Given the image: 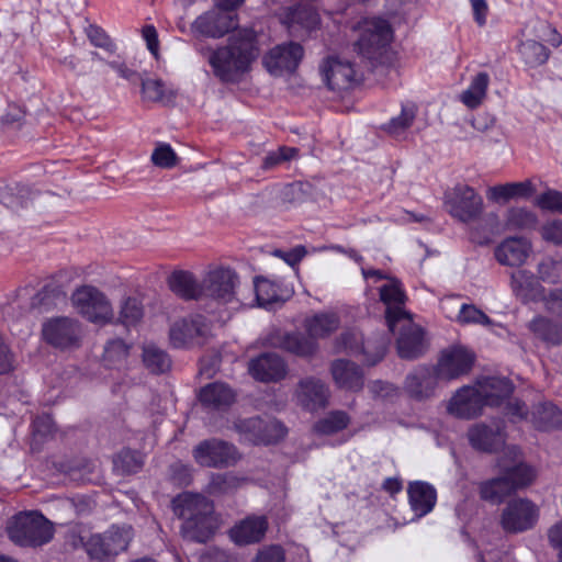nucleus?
<instances>
[{
  "label": "nucleus",
  "instance_id": "obj_1",
  "mask_svg": "<svg viewBox=\"0 0 562 562\" xmlns=\"http://www.w3.org/2000/svg\"><path fill=\"white\" fill-rule=\"evenodd\" d=\"M207 58L213 75L222 82H239L250 70L259 56L256 34L243 29L233 33L225 45L216 48L200 49Z\"/></svg>",
  "mask_w": 562,
  "mask_h": 562
},
{
  "label": "nucleus",
  "instance_id": "obj_2",
  "mask_svg": "<svg viewBox=\"0 0 562 562\" xmlns=\"http://www.w3.org/2000/svg\"><path fill=\"white\" fill-rule=\"evenodd\" d=\"M175 514L183 520L181 533L186 539L205 542L216 528L213 505L200 494L182 493L172 501Z\"/></svg>",
  "mask_w": 562,
  "mask_h": 562
},
{
  "label": "nucleus",
  "instance_id": "obj_3",
  "mask_svg": "<svg viewBox=\"0 0 562 562\" xmlns=\"http://www.w3.org/2000/svg\"><path fill=\"white\" fill-rule=\"evenodd\" d=\"M358 40L355 43L357 52L368 60L383 64L389 59L393 29L383 18H367L357 25Z\"/></svg>",
  "mask_w": 562,
  "mask_h": 562
},
{
  "label": "nucleus",
  "instance_id": "obj_4",
  "mask_svg": "<svg viewBox=\"0 0 562 562\" xmlns=\"http://www.w3.org/2000/svg\"><path fill=\"white\" fill-rule=\"evenodd\" d=\"M131 526H112L104 533H97L86 539L75 532L69 533L68 541L74 548L85 547L91 559L104 560L124 551L132 540Z\"/></svg>",
  "mask_w": 562,
  "mask_h": 562
},
{
  "label": "nucleus",
  "instance_id": "obj_5",
  "mask_svg": "<svg viewBox=\"0 0 562 562\" xmlns=\"http://www.w3.org/2000/svg\"><path fill=\"white\" fill-rule=\"evenodd\" d=\"M9 539L20 547H41L48 543L54 536V528L48 519L37 512L20 513L7 525Z\"/></svg>",
  "mask_w": 562,
  "mask_h": 562
},
{
  "label": "nucleus",
  "instance_id": "obj_6",
  "mask_svg": "<svg viewBox=\"0 0 562 562\" xmlns=\"http://www.w3.org/2000/svg\"><path fill=\"white\" fill-rule=\"evenodd\" d=\"M533 479L532 468L519 463L505 469L501 476L483 482L480 485V495L483 499L497 504L513 492L528 486Z\"/></svg>",
  "mask_w": 562,
  "mask_h": 562
},
{
  "label": "nucleus",
  "instance_id": "obj_7",
  "mask_svg": "<svg viewBox=\"0 0 562 562\" xmlns=\"http://www.w3.org/2000/svg\"><path fill=\"white\" fill-rule=\"evenodd\" d=\"M240 2H216V4L198 16L191 25L194 33L218 38L238 24L237 9Z\"/></svg>",
  "mask_w": 562,
  "mask_h": 562
},
{
  "label": "nucleus",
  "instance_id": "obj_8",
  "mask_svg": "<svg viewBox=\"0 0 562 562\" xmlns=\"http://www.w3.org/2000/svg\"><path fill=\"white\" fill-rule=\"evenodd\" d=\"M238 285V277L234 270L224 267H217L209 270L202 282V297L211 299L218 305H226L232 303L244 302L243 297L238 296L236 288ZM252 306L251 303H249Z\"/></svg>",
  "mask_w": 562,
  "mask_h": 562
},
{
  "label": "nucleus",
  "instance_id": "obj_9",
  "mask_svg": "<svg viewBox=\"0 0 562 562\" xmlns=\"http://www.w3.org/2000/svg\"><path fill=\"white\" fill-rule=\"evenodd\" d=\"M447 212L462 223L477 220L484 207L482 196L470 186L458 183L447 190L443 196Z\"/></svg>",
  "mask_w": 562,
  "mask_h": 562
},
{
  "label": "nucleus",
  "instance_id": "obj_10",
  "mask_svg": "<svg viewBox=\"0 0 562 562\" xmlns=\"http://www.w3.org/2000/svg\"><path fill=\"white\" fill-rule=\"evenodd\" d=\"M71 301L77 311L90 322H105L113 316L111 303L93 286L86 285L77 289Z\"/></svg>",
  "mask_w": 562,
  "mask_h": 562
},
{
  "label": "nucleus",
  "instance_id": "obj_11",
  "mask_svg": "<svg viewBox=\"0 0 562 562\" xmlns=\"http://www.w3.org/2000/svg\"><path fill=\"white\" fill-rule=\"evenodd\" d=\"M474 353L464 346H451L442 350L434 369L441 381H452L465 375L474 363Z\"/></svg>",
  "mask_w": 562,
  "mask_h": 562
},
{
  "label": "nucleus",
  "instance_id": "obj_12",
  "mask_svg": "<svg viewBox=\"0 0 562 562\" xmlns=\"http://www.w3.org/2000/svg\"><path fill=\"white\" fill-rule=\"evenodd\" d=\"M194 461L201 467L224 468L233 465L239 459L236 448L223 440L209 439L192 450Z\"/></svg>",
  "mask_w": 562,
  "mask_h": 562
},
{
  "label": "nucleus",
  "instance_id": "obj_13",
  "mask_svg": "<svg viewBox=\"0 0 562 562\" xmlns=\"http://www.w3.org/2000/svg\"><path fill=\"white\" fill-rule=\"evenodd\" d=\"M210 335V324L202 315L178 321L171 326L169 331L170 342L176 348L203 345Z\"/></svg>",
  "mask_w": 562,
  "mask_h": 562
},
{
  "label": "nucleus",
  "instance_id": "obj_14",
  "mask_svg": "<svg viewBox=\"0 0 562 562\" xmlns=\"http://www.w3.org/2000/svg\"><path fill=\"white\" fill-rule=\"evenodd\" d=\"M44 339L55 348L71 349L80 345L82 329L79 323L69 317H56L43 325Z\"/></svg>",
  "mask_w": 562,
  "mask_h": 562
},
{
  "label": "nucleus",
  "instance_id": "obj_15",
  "mask_svg": "<svg viewBox=\"0 0 562 562\" xmlns=\"http://www.w3.org/2000/svg\"><path fill=\"white\" fill-rule=\"evenodd\" d=\"M539 518L538 507L529 499H512L502 513L501 524L507 532H522L531 529Z\"/></svg>",
  "mask_w": 562,
  "mask_h": 562
},
{
  "label": "nucleus",
  "instance_id": "obj_16",
  "mask_svg": "<svg viewBox=\"0 0 562 562\" xmlns=\"http://www.w3.org/2000/svg\"><path fill=\"white\" fill-rule=\"evenodd\" d=\"M304 55L303 47L297 43L280 44L273 47L265 57L263 65L273 76L294 71Z\"/></svg>",
  "mask_w": 562,
  "mask_h": 562
},
{
  "label": "nucleus",
  "instance_id": "obj_17",
  "mask_svg": "<svg viewBox=\"0 0 562 562\" xmlns=\"http://www.w3.org/2000/svg\"><path fill=\"white\" fill-rule=\"evenodd\" d=\"M323 81L329 90L345 91L350 89L356 82V70L351 63L337 57L326 58L319 66Z\"/></svg>",
  "mask_w": 562,
  "mask_h": 562
},
{
  "label": "nucleus",
  "instance_id": "obj_18",
  "mask_svg": "<svg viewBox=\"0 0 562 562\" xmlns=\"http://www.w3.org/2000/svg\"><path fill=\"white\" fill-rule=\"evenodd\" d=\"M380 300L386 305L385 318L389 329L394 333L397 327V321L408 316L403 308L405 293L397 279H390L380 290Z\"/></svg>",
  "mask_w": 562,
  "mask_h": 562
},
{
  "label": "nucleus",
  "instance_id": "obj_19",
  "mask_svg": "<svg viewBox=\"0 0 562 562\" xmlns=\"http://www.w3.org/2000/svg\"><path fill=\"white\" fill-rule=\"evenodd\" d=\"M532 252V244L525 237H507L494 249V257L502 266L520 267Z\"/></svg>",
  "mask_w": 562,
  "mask_h": 562
},
{
  "label": "nucleus",
  "instance_id": "obj_20",
  "mask_svg": "<svg viewBox=\"0 0 562 562\" xmlns=\"http://www.w3.org/2000/svg\"><path fill=\"white\" fill-rule=\"evenodd\" d=\"M485 404L474 385L459 389L448 404V412L462 419H471L482 413Z\"/></svg>",
  "mask_w": 562,
  "mask_h": 562
},
{
  "label": "nucleus",
  "instance_id": "obj_21",
  "mask_svg": "<svg viewBox=\"0 0 562 562\" xmlns=\"http://www.w3.org/2000/svg\"><path fill=\"white\" fill-rule=\"evenodd\" d=\"M439 381L434 368L418 367L406 376L404 390L411 397L423 401L435 394Z\"/></svg>",
  "mask_w": 562,
  "mask_h": 562
},
{
  "label": "nucleus",
  "instance_id": "obj_22",
  "mask_svg": "<svg viewBox=\"0 0 562 562\" xmlns=\"http://www.w3.org/2000/svg\"><path fill=\"white\" fill-rule=\"evenodd\" d=\"M248 370L254 379L262 382L279 381L286 374V366L282 358L271 352L250 360Z\"/></svg>",
  "mask_w": 562,
  "mask_h": 562
},
{
  "label": "nucleus",
  "instance_id": "obj_23",
  "mask_svg": "<svg viewBox=\"0 0 562 562\" xmlns=\"http://www.w3.org/2000/svg\"><path fill=\"white\" fill-rule=\"evenodd\" d=\"M295 395L305 409L313 412L327 405L329 390L319 379L306 378L300 381Z\"/></svg>",
  "mask_w": 562,
  "mask_h": 562
},
{
  "label": "nucleus",
  "instance_id": "obj_24",
  "mask_svg": "<svg viewBox=\"0 0 562 562\" xmlns=\"http://www.w3.org/2000/svg\"><path fill=\"white\" fill-rule=\"evenodd\" d=\"M401 333L397 338V352L403 359H415L424 351L423 330L406 316L397 321Z\"/></svg>",
  "mask_w": 562,
  "mask_h": 562
},
{
  "label": "nucleus",
  "instance_id": "obj_25",
  "mask_svg": "<svg viewBox=\"0 0 562 562\" xmlns=\"http://www.w3.org/2000/svg\"><path fill=\"white\" fill-rule=\"evenodd\" d=\"M476 387L482 401L487 406H499L514 391L512 382L503 376H483L476 380Z\"/></svg>",
  "mask_w": 562,
  "mask_h": 562
},
{
  "label": "nucleus",
  "instance_id": "obj_26",
  "mask_svg": "<svg viewBox=\"0 0 562 562\" xmlns=\"http://www.w3.org/2000/svg\"><path fill=\"white\" fill-rule=\"evenodd\" d=\"M470 445L480 451L491 452L501 448L505 442V435L499 425L488 426L475 424L468 431Z\"/></svg>",
  "mask_w": 562,
  "mask_h": 562
},
{
  "label": "nucleus",
  "instance_id": "obj_27",
  "mask_svg": "<svg viewBox=\"0 0 562 562\" xmlns=\"http://www.w3.org/2000/svg\"><path fill=\"white\" fill-rule=\"evenodd\" d=\"M334 382L339 389L358 392L363 387V372L359 366L346 360L337 359L330 366Z\"/></svg>",
  "mask_w": 562,
  "mask_h": 562
},
{
  "label": "nucleus",
  "instance_id": "obj_28",
  "mask_svg": "<svg viewBox=\"0 0 562 562\" xmlns=\"http://www.w3.org/2000/svg\"><path fill=\"white\" fill-rule=\"evenodd\" d=\"M510 288L514 294L524 302L538 301L546 294L544 288L536 276L528 270H517L510 276Z\"/></svg>",
  "mask_w": 562,
  "mask_h": 562
},
{
  "label": "nucleus",
  "instance_id": "obj_29",
  "mask_svg": "<svg viewBox=\"0 0 562 562\" xmlns=\"http://www.w3.org/2000/svg\"><path fill=\"white\" fill-rule=\"evenodd\" d=\"M268 528L265 516H250L241 520L229 531L232 540L237 544H250L259 542Z\"/></svg>",
  "mask_w": 562,
  "mask_h": 562
},
{
  "label": "nucleus",
  "instance_id": "obj_30",
  "mask_svg": "<svg viewBox=\"0 0 562 562\" xmlns=\"http://www.w3.org/2000/svg\"><path fill=\"white\" fill-rule=\"evenodd\" d=\"M408 502L417 518L429 514L437 502L436 488L426 482H414L408 485Z\"/></svg>",
  "mask_w": 562,
  "mask_h": 562
},
{
  "label": "nucleus",
  "instance_id": "obj_31",
  "mask_svg": "<svg viewBox=\"0 0 562 562\" xmlns=\"http://www.w3.org/2000/svg\"><path fill=\"white\" fill-rule=\"evenodd\" d=\"M491 77L486 71H479L471 76L467 89L459 94V101L468 109L474 110L483 104L487 97Z\"/></svg>",
  "mask_w": 562,
  "mask_h": 562
},
{
  "label": "nucleus",
  "instance_id": "obj_32",
  "mask_svg": "<svg viewBox=\"0 0 562 562\" xmlns=\"http://www.w3.org/2000/svg\"><path fill=\"white\" fill-rule=\"evenodd\" d=\"M536 192L530 180L508 182L488 188L486 196L490 201L505 203L513 199H529Z\"/></svg>",
  "mask_w": 562,
  "mask_h": 562
},
{
  "label": "nucleus",
  "instance_id": "obj_33",
  "mask_svg": "<svg viewBox=\"0 0 562 562\" xmlns=\"http://www.w3.org/2000/svg\"><path fill=\"white\" fill-rule=\"evenodd\" d=\"M254 291L256 304L260 307H269L288 296V291L279 282L263 277L254 280Z\"/></svg>",
  "mask_w": 562,
  "mask_h": 562
},
{
  "label": "nucleus",
  "instance_id": "obj_34",
  "mask_svg": "<svg viewBox=\"0 0 562 562\" xmlns=\"http://www.w3.org/2000/svg\"><path fill=\"white\" fill-rule=\"evenodd\" d=\"M282 23L289 29H295L296 25L311 31L319 23V15L310 4V2H297L291 7L282 18Z\"/></svg>",
  "mask_w": 562,
  "mask_h": 562
},
{
  "label": "nucleus",
  "instance_id": "obj_35",
  "mask_svg": "<svg viewBox=\"0 0 562 562\" xmlns=\"http://www.w3.org/2000/svg\"><path fill=\"white\" fill-rule=\"evenodd\" d=\"M170 290L184 300H198L202 297L201 283L189 271H175L168 280Z\"/></svg>",
  "mask_w": 562,
  "mask_h": 562
},
{
  "label": "nucleus",
  "instance_id": "obj_36",
  "mask_svg": "<svg viewBox=\"0 0 562 562\" xmlns=\"http://www.w3.org/2000/svg\"><path fill=\"white\" fill-rule=\"evenodd\" d=\"M201 403L214 409H221L229 406L235 400L233 390L224 383H211L200 392Z\"/></svg>",
  "mask_w": 562,
  "mask_h": 562
},
{
  "label": "nucleus",
  "instance_id": "obj_37",
  "mask_svg": "<svg viewBox=\"0 0 562 562\" xmlns=\"http://www.w3.org/2000/svg\"><path fill=\"white\" fill-rule=\"evenodd\" d=\"M248 429L255 432V439L262 443H272L282 439L285 434V427L278 420L263 422L260 418H251L245 422Z\"/></svg>",
  "mask_w": 562,
  "mask_h": 562
},
{
  "label": "nucleus",
  "instance_id": "obj_38",
  "mask_svg": "<svg viewBox=\"0 0 562 562\" xmlns=\"http://www.w3.org/2000/svg\"><path fill=\"white\" fill-rule=\"evenodd\" d=\"M529 329L548 345L562 344V325L547 317L538 316L529 323Z\"/></svg>",
  "mask_w": 562,
  "mask_h": 562
},
{
  "label": "nucleus",
  "instance_id": "obj_39",
  "mask_svg": "<svg viewBox=\"0 0 562 562\" xmlns=\"http://www.w3.org/2000/svg\"><path fill=\"white\" fill-rule=\"evenodd\" d=\"M538 225L537 214L522 206H513L505 215V227L509 231H532Z\"/></svg>",
  "mask_w": 562,
  "mask_h": 562
},
{
  "label": "nucleus",
  "instance_id": "obj_40",
  "mask_svg": "<svg viewBox=\"0 0 562 562\" xmlns=\"http://www.w3.org/2000/svg\"><path fill=\"white\" fill-rule=\"evenodd\" d=\"M340 318L336 313H319L306 319V330L313 338H325L337 330Z\"/></svg>",
  "mask_w": 562,
  "mask_h": 562
},
{
  "label": "nucleus",
  "instance_id": "obj_41",
  "mask_svg": "<svg viewBox=\"0 0 562 562\" xmlns=\"http://www.w3.org/2000/svg\"><path fill=\"white\" fill-rule=\"evenodd\" d=\"M530 422L537 428L547 430L562 425V412L551 403L539 404L531 412Z\"/></svg>",
  "mask_w": 562,
  "mask_h": 562
},
{
  "label": "nucleus",
  "instance_id": "obj_42",
  "mask_svg": "<svg viewBox=\"0 0 562 562\" xmlns=\"http://www.w3.org/2000/svg\"><path fill=\"white\" fill-rule=\"evenodd\" d=\"M143 362L153 373H164L171 367L168 353L154 344L145 345L143 348Z\"/></svg>",
  "mask_w": 562,
  "mask_h": 562
},
{
  "label": "nucleus",
  "instance_id": "obj_43",
  "mask_svg": "<svg viewBox=\"0 0 562 562\" xmlns=\"http://www.w3.org/2000/svg\"><path fill=\"white\" fill-rule=\"evenodd\" d=\"M519 53L525 64L529 67H538L543 65L550 56L547 47L535 40H526L519 46Z\"/></svg>",
  "mask_w": 562,
  "mask_h": 562
},
{
  "label": "nucleus",
  "instance_id": "obj_44",
  "mask_svg": "<svg viewBox=\"0 0 562 562\" xmlns=\"http://www.w3.org/2000/svg\"><path fill=\"white\" fill-rule=\"evenodd\" d=\"M350 417L342 411H333L314 425L319 435H334L348 427Z\"/></svg>",
  "mask_w": 562,
  "mask_h": 562
},
{
  "label": "nucleus",
  "instance_id": "obj_45",
  "mask_svg": "<svg viewBox=\"0 0 562 562\" xmlns=\"http://www.w3.org/2000/svg\"><path fill=\"white\" fill-rule=\"evenodd\" d=\"M334 349L336 352H347L350 355L367 353L362 335L355 328L344 330L335 340Z\"/></svg>",
  "mask_w": 562,
  "mask_h": 562
},
{
  "label": "nucleus",
  "instance_id": "obj_46",
  "mask_svg": "<svg viewBox=\"0 0 562 562\" xmlns=\"http://www.w3.org/2000/svg\"><path fill=\"white\" fill-rule=\"evenodd\" d=\"M143 456L130 449L122 450L113 460V468L119 474H132L142 469Z\"/></svg>",
  "mask_w": 562,
  "mask_h": 562
},
{
  "label": "nucleus",
  "instance_id": "obj_47",
  "mask_svg": "<svg viewBox=\"0 0 562 562\" xmlns=\"http://www.w3.org/2000/svg\"><path fill=\"white\" fill-rule=\"evenodd\" d=\"M127 356L128 346L122 339H113L104 348L103 360L108 367L120 368Z\"/></svg>",
  "mask_w": 562,
  "mask_h": 562
},
{
  "label": "nucleus",
  "instance_id": "obj_48",
  "mask_svg": "<svg viewBox=\"0 0 562 562\" xmlns=\"http://www.w3.org/2000/svg\"><path fill=\"white\" fill-rule=\"evenodd\" d=\"M281 346L283 349L299 356H307L315 349L314 342L300 333L284 335Z\"/></svg>",
  "mask_w": 562,
  "mask_h": 562
},
{
  "label": "nucleus",
  "instance_id": "obj_49",
  "mask_svg": "<svg viewBox=\"0 0 562 562\" xmlns=\"http://www.w3.org/2000/svg\"><path fill=\"white\" fill-rule=\"evenodd\" d=\"M416 108L413 104L404 105L398 116L393 117L385 126V131L393 135H402L414 122Z\"/></svg>",
  "mask_w": 562,
  "mask_h": 562
},
{
  "label": "nucleus",
  "instance_id": "obj_50",
  "mask_svg": "<svg viewBox=\"0 0 562 562\" xmlns=\"http://www.w3.org/2000/svg\"><path fill=\"white\" fill-rule=\"evenodd\" d=\"M456 321L460 324H480L488 326L492 319L476 306L471 304H461L456 314Z\"/></svg>",
  "mask_w": 562,
  "mask_h": 562
},
{
  "label": "nucleus",
  "instance_id": "obj_51",
  "mask_svg": "<svg viewBox=\"0 0 562 562\" xmlns=\"http://www.w3.org/2000/svg\"><path fill=\"white\" fill-rule=\"evenodd\" d=\"M537 273L541 281L557 283L562 280V261L546 258L539 262Z\"/></svg>",
  "mask_w": 562,
  "mask_h": 562
},
{
  "label": "nucleus",
  "instance_id": "obj_52",
  "mask_svg": "<svg viewBox=\"0 0 562 562\" xmlns=\"http://www.w3.org/2000/svg\"><path fill=\"white\" fill-rule=\"evenodd\" d=\"M243 481L234 473L214 474L209 487L211 493L224 494L237 488Z\"/></svg>",
  "mask_w": 562,
  "mask_h": 562
},
{
  "label": "nucleus",
  "instance_id": "obj_53",
  "mask_svg": "<svg viewBox=\"0 0 562 562\" xmlns=\"http://www.w3.org/2000/svg\"><path fill=\"white\" fill-rule=\"evenodd\" d=\"M121 321L126 325H135L143 317V305L135 297H127L120 312Z\"/></svg>",
  "mask_w": 562,
  "mask_h": 562
},
{
  "label": "nucleus",
  "instance_id": "obj_54",
  "mask_svg": "<svg viewBox=\"0 0 562 562\" xmlns=\"http://www.w3.org/2000/svg\"><path fill=\"white\" fill-rule=\"evenodd\" d=\"M533 204L543 211L562 212V193L549 189L539 194Z\"/></svg>",
  "mask_w": 562,
  "mask_h": 562
},
{
  "label": "nucleus",
  "instance_id": "obj_55",
  "mask_svg": "<svg viewBox=\"0 0 562 562\" xmlns=\"http://www.w3.org/2000/svg\"><path fill=\"white\" fill-rule=\"evenodd\" d=\"M85 30L92 45L109 52H114L115 45L101 27L89 24Z\"/></svg>",
  "mask_w": 562,
  "mask_h": 562
},
{
  "label": "nucleus",
  "instance_id": "obj_56",
  "mask_svg": "<svg viewBox=\"0 0 562 562\" xmlns=\"http://www.w3.org/2000/svg\"><path fill=\"white\" fill-rule=\"evenodd\" d=\"M151 160L158 167L171 168L176 165V154L169 145L162 144L153 151Z\"/></svg>",
  "mask_w": 562,
  "mask_h": 562
},
{
  "label": "nucleus",
  "instance_id": "obj_57",
  "mask_svg": "<svg viewBox=\"0 0 562 562\" xmlns=\"http://www.w3.org/2000/svg\"><path fill=\"white\" fill-rule=\"evenodd\" d=\"M542 302L550 314L562 318V286L546 293Z\"/></svg>",
  "mask_w": 562,
  "mask_h": 562
},
{
  "label": "nucleus",
  "instance_id": "obj_58",
  "mask_svg": "<svg viewBox=\"0 0 562 562\" xmlns=\"http://www.w3.org/2000/svg\"><path fill=\"white\" fill-rule=\"evenodd\" d=\"M541 237L554 245L562 244V221L554 220L546 223L540 229Z\"/></svg>",
  "mask_w": 562,
  "mask_h": 562
},
{
  "label": "nucleus",
  "instance_id": "obj_59",
  "mask_svg": "<svg viewBox=\"0 0 562 562\" xmlns=\"http://www.w3.org/2000/svg\"><path fill=\"white\" fill-rule=\"evenodd\" d=\"M537 37L547 42L553 47H558L562 44V35L547 22H539L537 27Z\"/></svg>",
  "mask_w": 562,
  "mask_h": 562
},
{
  "label": "nucleus",
  "instance_id": "obj_60",
  "mask_svg": "<svg viewBox=\"0 0 562 562\" xmlns=\"http://www.w3.org/2000/svg\"><path fill=\"white\" fill-rule=\"evenodd\" d=\"M143 97L149 101H160L164 97V85L160 80L146 79L142 81Z\"/></svg>",
  "mask_w": 562,
  "mask_h": 562
},
{
  "label": "nucleus",
  "instance_id": "obj_61",
  "mask_svg": "<svg viewBox=\"0 0 562 562\" xmlns=\"http://www.w3.org/2000/svg\"><path fill=\"white\" fill-rule=\"evenodd\" d=\"M142 37L146 43L147 49L155 59H159V40L154 25H145L142 30Z\"/></svg>",
  "mask_w": 562,
  "mask_h": 562
},
{
  "label": "nucleus",
  "instance_id": "obj_62",
  "mask_svg": "<svg viewBox=\"0 0 562 562\" xmlns=\"http://www.w3.org/2000/svg\"><path fill=\"white\" fill-rule=\"evenodd\" d=\"M505 409L506 415L510 417L513 422H518L522 419L530 420L531 413L529 414L526 405L518 400H512L507 402Z\"/></svg>",
  "mask_w": 562,
  "mask_h": 562
},
{
  "label": "nucleus",
  "instance_id": "obj_63",
  "mask_svg": "<svg viewBox=\"0 0 562 562\" xmlns=\"http://www.w3.org/2000/svg\"><path fill=\"white\" fill-rule=\"evenodd\" d=\"M255 562H284V552L279 546L262 549Z\"/></svg>",
  "mask_w": 562,
  "mask_h": 562
},
{
  "label": "nucleus",
  "instance_id": "obj_64",
  "mask_svg": "<svg viewBox=\"0 0 562 562\" xmlns=\"http://www.w3.org/2000/svg\"><path fill=\"white\" fill-rule=\"evenodd\" d=\"M549 540L554 548L560 550V560L562 562V521L549 530Z\"/></svg>",
  "mask_w": 562,
  "mask_h": 562
}]
</instances>
